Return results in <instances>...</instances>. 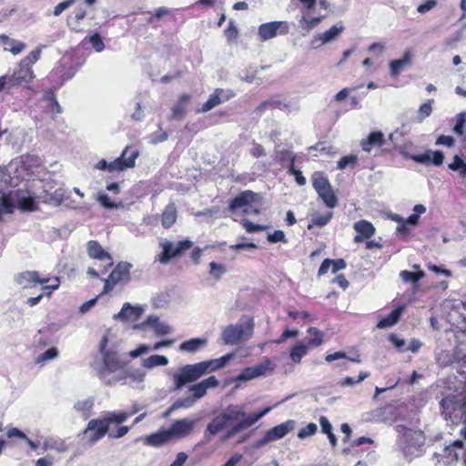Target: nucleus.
<instances>
[{
	"instance_id": "f257e3e1",
	"label": "nucleus",
	"mask_w": 466,
	"mask_h": 466,
	"mask_svg": "<svg viewBox=\"0 0 466 466\" xmlns=\"http://www.w3.org/2000/svg\"><path fill=\"white\" fill-rule=\"evenodd\" d=\"M271 410L272 407H267L261 411L246 415V409L244 405H228L208 424L205 435L215 436L226 427L229 426L232 422L238 421L227 433V437L230 438L254 425Z\"/></svg>"
},
{
	"instance_id": "f03ea898",
	"label": "nucleus",
	"mask_w": 466,
	"mask_h": 466,
	"mask_svg": "<svg viewBox=\"0 0 466 466\" xmlns=\"http://www.w3.org/2000/svg\"><path fill=\"white\" fill-rule=\"evenodd\" d=\"M99 379L106 385H115L127 378L124 363L116 352H105L103 361L94 365Z\"/></svg>"
},
{
	"instance_id": "7ed1b4c3",
	"label": "nucleus",
	"mask_w": 466,
	"mask_h": 466,
	"mask_svg": "<svg viewBox=\"0 0 466 466\" xmlns=\"http://www.w3.org/2000/svg\"><path fill=\"white\" fill-rule=\"evenodd\" d=\"M46 46L40 45L32 50L25 57L20 60L11 75H6L8 78V89L16 86L30 83L35 78L33 65L35 64L41 56L42 49Z\"/></svg>"
},
{
	"instance_id": "20e7f679",
	"label": "nucleus",
	"mask_w": 466,
	"mask_h": 466,
	"mask_svg": "<svg viewBox=\"0 0 466 466\" xmlns=\"http://www.w3.org/2000/svg\"><path fill=\"white\" fill-rule=\"evenodd\" d=\"M396 431L399 433L401 450L405 457L411 459L419 456L425 442L423 431L403 425H398Z\"/></svg>"
},
{
	"instance_id": "39448f33",
	"label": "nucleus",
	"mask_w": 466,
	"mask_h": 466,
	"mask_svg": "<svg viewBox=\"0 0 466 466\" xmlns=\"http://www.w3.org/2000/svg\"><path fill=\"white\" fill-rule=\"evenodd\" d=\"M254 329V321L248 319L238 324H230L222 331V339L227 345H237L251 338Z\"/></svg>"
},
{
	"instance_id": "423d86ee",
	"label": "nucleus",
	"mask_w": 466,
	"mask_h": 466,
	"mask_svg": "<svg viewBox=\"0 0 466 466\" xmlns=\"http://www.w3.org/2000/svg\"><path fill=\"white\" fill-rule=\"evenodd\" d=\"M15 207L22 211H34L36 203L34 198L25 194L17 195L15 198L3 195L0 197V219L3 215L12 213Z\"/></svg>"
},
{
	"instance_id": "0eeeda50",
	"label": "nucleus",
	"mask_w": 466,
	"mask_h": 466,
	"mask_svg": "<svg viewBox=\"0 0 466 466\" xmlns=\"http://www.w3.org/2000/svg\"><path fill=\"white\" fill-rule=\"evenodd\" d=\"M207 373L203 361L184 365L174 375V389L180 390L186 384L198 380Z\"/></svg>"
},
{
	"instance_id": "6e6552de",
	"label": "nucleus",
	"mask_w": 466,
	"mask_h": 466,
	"mask_svg": "<svg viewBox=\"0 0 466 466\" xmlns=\"http://www.w3.org/2000/svg\"><path fill=\"white\" fill-rule=\"evenodd\" d=\"M464 455L461 441H455L445 446L440 452L433 456L435 466H457L459 458Z\"/></svg>"
},
{
	"instance_id": "1a4fd4ad",
	"label": "nucleus",
	"mask_w": 466,
	"mask_h": 466,
	"mask_svg": "<svg viewBox=\"0 0 466 466\" xmlns=\"http://www.w3.org/2000/svg\"><path fill=\"white\" fill-rule=\"evenodd\" d=\"M312 185L319 197L328 208H333L337 206L338 199L326 176L320 172H315L312 175Z\"/></svg>"
},
{
	"instance_id": "9d476101",
	"label": "nucleus",
	"mask_w": 466,
	"mask_h": 466,
	"mask_svg": "<svg viewBox=\"0 0 466 466\" xmlns=\"http://www.w3.org/2000/svg\"><path fill=\"white\" fill-rule=\"evenodd\" d=\"M274 370V364L269 359H265V360L258 365L248 367L244 369L237 377L236 380L238 381H248L260 376H264L267 374L272 373Z\"/></svg>"
},
{
	"instance_id": "9b49d317",
	"label": "nucleus",
	"mask_w": 466,
	"mask_h": 466,
	"mask_svg": "<svg viewBox=\"0 0 466 466\" xmlns=\"http://www.w3.org/2000/svg\"><path fill=\"white\" fill-rule=\"evenodd\" d=\"M129 147H126L120 157L108 163L107 170L123 171L127 168H132L136 166V159L139 156V151L135 150L128 156Z\"/></svg>"
},
{
	"instance_id": "f8f14e48",
	"label": "nucleus",
	"mask_w": 466,
	"mask_h": 466,
	"mask_svg": "<svg viewBox=\"0 0 466 466\" xmlns=\"http://www.w3.org/2000/svg\"><path fill=\"white\" fill-rule=\"evenodd\" d=\"M15 283L22 289H33L38 284L48 283L50 279L40 278L39 272L35 270H26L19 272L14 278Z\"/></svg>"
},
{
	"instance_id": "ddd939ff",
	"label": "nucleus",
	"mask_w": 466,
	"mask_h": 466,
	"mask_svg": "<svg viewBox=\"0 0 466 466\" xmlns=\"http://www.w3.org/2000/svg\"><path fill=\"white\" fill-rule=\"evenodd\" d=\"M262 197L259 193L245 190L237 195L229 203L228 209L235 211L239 208H248L253 203L260 202Z\"/></svg>"
},
{
	"instance_id": "4468645a",
	"label": "nucleus",
	"mask_w": 466,
	"mask_h": 466,
	"mask_svg": "<svg viewBox=\"0 0 466 466\" xmlns=\"http://www.w3.org/2000/svg\"><path fill=\"white\" fill-rule=\"evenodd\" d=\"M197 420L187 418L176 420L167 429L171 439H182L191 434L196 426Z\"/></svg>"
},
{
	"instance_id": "2eb2a0df",
	"label": "nucleus",
	"mask_w": 466,
	"mask_h": 466,
	"mask_svg": "<svg viewBox=\"0 0 466 466\" xmlns=\"http://www.w3.org/2000/svg\"><path fill=\"white\" fill-rule=\"evenodd\" d=\"M289 31V25L283 21H274L262 24L258 27V35L261 40L266 41L279 35H286Z\"/></svg>"
},
{
	"instance_id": "dca6fc26",
	"label": "nucleus",
	"mask_w": 466,
	"mask_h": 466,
	"mask_svg": "<svg viewBox=\"0 0 466 466\" xmlns=\"http://www.w3.org/2000/svg\"><path fill=\"white\" fill-rule=\"evenodd\" d=\"M144 311L145 306H133L127 302L123 305L121 310L117 314H115L113 318L114 319L121 321L134 322L140 319Z\"/></svg>"
},
{
	"instance_id": "f3484780",
	"label": "nucleus",
	"mask_w": 466,
	"mask_h": 466,
	"mask_svg": "<svg viewBox=\"0 0 466 466\" xmlns=\"http://www.w3.org/2000/svg\"><path fill=\"white\" fill-rule=\"evenodd\" d=\"M233 94L230 90L218 88L212 93L207 102L203 104L202 107L198 112L205 113L208 112L217 106L227 102L232 97Z\"/></svg>"
},
{
	"instance_id": "a211bd4d",
	"label": "nucleus",
	"mask_w": 466,
	"mask_h": 466,
	"mask_svg": "<svg viewBox=\"0 0 466 466\" xmlns=\"http://www.w3.org/2000/svg\"><path fill=\"white\" fill-rule=\"evenodd\" d=\"M90 431H96V436H92L90 440H88V442L93 445L107 433L108 425L106 420L103 418L89 420L84 431V434L88 435Z\"/></svg>"
},
{
	"instance_id": "6ab92c4d",
	"label": "nucleus",
	"mask_w": 466,
	"mask_h": 466,
	"mask_svg": "<svg viewBox=\"0 0 466 466\" xmlns=\"http://www.w3.org/2000/svg\"><path fill=\"white\" fill-rule=\"evenodd\" d=\"M218 386V380L215 376H210L198 383L189 386L188 390L192 392V398L197 401L203 398L208 389L217 388Z\"/></svg>"
},
{
	"instance_id": "aec40b11",
	"label": "nucleus",
	"mask_w": 466,
	"mask_h": 466,
	"mask_svg": "<svg viewBox=\"0 0 466 466\" xmlns=\"http://www.w3.org/2000/svg\"><path fill=\"white\" fill-rule=\"evenodd\" d=\"M88 256L92 258L106 262V267L113 265V258L109 253L105 251L101 245L95 240H90L86 245Z\"/></svg>"
},
{
	"instance_id": "412c9836",
	"label": "nucleus",
	"mask_w": 466,
	"mask_h": 466,
	"mask_svg": "<svg viewBox=\"0 0 466 466\" xmlns=\"http://www.w3.org/2000/svg\"><path fill=\"white\" fill-rule=\"evenodd\" d=\"M296 422L293 420H289L281 424H279L272 429L268 430L267 439L270 441H275L285 437L289 432L292 431L295 428Z\"/></svg>"
},
{
	"instance_id": "4be33fe9",
	"label": "nucleus",
	"mask_w": 466,
	"mask_h": 466,
	"mask_svg": "<svg viewBox=\"0 0 466 466\" xmlns=\"http://www.w3.org/2000/svg\"><path fill=\"white\" fill-rule=\"evenodd\" d=\"M344 30V26L341 24L332 25L329 30L319 33L314 35L312 45L319 43V45H325L334 41Z\"/></svg>"
},
{
	"instance_id": "5701e85b",
	"label": "nucleus",
	"mask_w": 466,
	"mask_h": 466,
	"mask_svg": "<svg viewBox=\"0 0 466 466\" xmlns=\"http://www.w3.org/2000/svg\"><path fill=\"white\" fill-rule=\"evenodd\" d=\"M142 440L144 443L147 446L160 447L169 442L172 439L170 437L168 430L166 429L160 430L150 435H147L143 437Z\"/></svg>"
},
{
	"instance_id": "b1692460",
	"label": "nucleus",
	"mask_w": 466,
	"mask_h": 466,
	"mask_svg": "<svg viewBox=\"0 0 466 466\" xmlns=\"http://www.w3.org/2000/svg\"><path fill=\"white\" fill-rule=\"evenodd\" d=\"M385 144L384 134L381 131L371 132L367 138L360 141V147L364 152L370 153L375 147H382Z\"/></svg>"
},
{
	"instance_id": "393cba45",
	"label": "nucleus",
	"mask_w": 466,
	"mask_h": 466,
	"mask_svg": "<svg viewBox=\"0 0 466 466\" xmlns=\"http://www.w3.org/2000/svg\"><path fill=\"white\" fill-rule=\"evenodd\" d=\"M412 63V55L410 51H406L400 59H395L390 63V73L392 76H398L404 69L409 67Z\"/></svg>"
},
{
	"instance_id": "a878e982",
	"label": "nucleus",
	"mask_w": 466,
	"mask_h": 466,
	"mask_svg": "<svg viewBox=\"0 0 466 466\" xmlns=\"http://www.w3.org/2000/svg\"><path fill=\"white\" fill-rule=\"evenodd\" d=\"M162 247V253L158 258V261L162 264L167 263L171 258L180 254L177 242H171L167 239H163L160 242Z\"/></svg>"
},
{
	"instance_id": "bb28decb",
	"label": "nucleus",
	"mask_w": 466,
	"mask_h": 466,
	"mask_svg": "<svg viewBox=\"0 0 466 466\" xmlns=\"http://www.w3.org/2000/svg\"><path fill=\"white\" fill-rule=\"evenodd\" d=\"M208 345V339L205 338H194L182 342L178 350L186 353H196Z\"/></svg>"
},
{
	"instance_id": "cd10ccee",
	"label": "nucleus",
	"mask_w": 466,
	"mask_h": 466,
	"mask_svg": "<svg viewBox=\"0 0 466 466\" xmlns=\"http://www.w3.org/2000/svg\"><path fill=\"white\" fill-rule=\"evenodd\" d=\"M0 42L5 46V51L11 52L14 56H17L22 53L25 48L24 42L10 38L6 35H0Z\"/></svg>"
},
{
	"instance_id": "c85d7f7f",
	"label": "nucleus",
	"mask_w": 466,
	"mask_h": 466,
	"mask_svg": "<svg viewBox=\"0 0 466 466\" xmlns=\"http://www.w3.org/2000/svg\"><path fill=\"white\" fill-rule=\"evenodd\" d=\"M190 100V96L183 94L179 96L178 101L171 108L172 118L181 120L187 115V106Z\"/></svg>"
},
{
	"instance_id": "c756f323",
	"label": "nucleus",
	"mask_w": 466,
	"mask_h": 466,
	"mask_svg": "<svg viewBox=\"0 0 466 466\" xmlns=\"http://www.w3.org/2000/svg\"><path fill=\"white\" fill-rule=\"evenodd\" d=\"M441 406L447 419L448 417L451 418L452 413L461 409V402L457 400L456 396L449 395L441 400Z\"/></svg>"
},
{
	"instance_id": "7c9ffc66",
	"label": "nucleus",
	"mask_w": 466,
	"mask_h": 466,
	"mask_svg": "<svg viewBox=\"0 0 466 466\" xmlns=\"http://www.w3.org/2000/svg\"><path fill=\"white\" fill-rule=\"evenodd\" d=\"M404 310V306H400L394 310L390 312V314L383 319H381L378 324V329H387L394 326L400 319L402 312Z\"/></svg>"
},
{
	"instance_id": "2f4dec72",
	"label": "nucleus",
	"mask_w": 466,
	"mask_h": 466,
	"mask_svg": "<svg viewBox=\"0 0 466 466\" xmlns=\"http://www.w3.org/2000/svg\"><path fill=\"white\" fill-rule=\"evenodd\" d=\"M235 357L234 353H228L219 359H214L203 361L207 372H212L227 365V363Z\"/></svg>"
},
{
	"instance_id": "473e14b6",
	"label": "nucleus",
	"mask_w": 466,
	"mask_h": 466,
	"mask_svg": "<svg viewBox=\"0 0 466 466\" xmlns=\"http://www.w3.org/2000/svg\"><path fill=\"white\" fill-rule=\"evenodd\" d=\"M169 362L167 357L164 355H151L142 360L141 365L145 369L151 370L159 366H166Z\"/></svg>"
},
{
	"instance_id": "72a5a7b5",
	"label": "nucleus",
	"mask_w": 466,
	"mask_h": 466,
	"mask_svg": "<svg viewBox=\"0 0 466 466\" xmlns=\"http://www.w3.org/2000/svg\"><path fill=\"white\" fill-rule=\"evenodd\" d=\"M309 349V346H306L305 343L299 341L297 342L291 349L289 352V357L294 363H300L303 357H305Z\"/></svg>"
},
{
	"instance_id": "f704fd0d",
	"label": "nucleus",
	"mask_w": 466,
	"mask_h": 466,
	"mask_svg": "<svg viewBox=\"0 0 466 466\" xmlns=\"http://www.w3.org/2000/svg\"><path fill=\"white\" fill-rule=\"evenodd\" d=\"M48 450H54L59 453H64L67 451V447L65 442L57 438H46L43 442V451Z\"/></svg>"
},
{
	"instance_id": "c9c22d12",
	"label": "nucleus",
	"mask_w": 466,
	"mask_h": 466,
	"mask_svg": "<svg viewBox=\"0 0 466 466\" xmlns=\"http://www.w3.org/2000/svg\"><path fill=\"white\" fill-rule=\"evenodd\" d=\"M177 220V208L174 204L166 207L162 214V226L166 228H170Z\"/></svg>"
},
{
	"instance_id": "e433bc0d",
	"label": "nucleus",
	"mask_w": 466,
	"mask_h": 466,
	"mask_svg": "<svg viewBox=\"0 0 466 466\" xmlns=\"http://www.w3.org/2000/svg\"><path fill=\"white\" fill-rule=\"evenodd\" d=\"M307 332L310 336L306 344V346H309V349L319 347L323 343L324 333L321 330L311 327L308 329Z\"/></svg>"
},
{
	"instance_id": "4c0bfd02",
	"label": "nucleus",
	"mask_w": 466,
	"mask_h": 466,
	"mask_svg": "<svg viewBox=\"0 0 466 466\" xmlns=\"http://www.w3.org/2000/svg\"><path fill=\"white\" fill-rule=\"evenodd\" d=\"M354 229L363 238H369L375 233V228L367 220H360L354 224Z\"/></svg>"
},
{
	"instance_id": "58836bf2",
	"label": "nucleus",
	"mask_w": 466,
	"mask_h": 466,
	"mask_svg": "<svg viewBox=\"0 0 466 466\" xmlns=\"http://www.w3.org/2000/svg\"><path fill=\"white\" fill-rule=\"evenodd\" d=\"M332 216H333V213L331 211H329L326 214H319V213L312 214L310 223L309 224L308 228H311L312 226H318V227L326 226L332 218Z\"/></svg>"
},
{
	"instance_id": "ea45409f",
	"label": "nucleus",
	"mask_w": 466,
	"mask_h": 466,
	"mask_svg": "<svg viewBox=\"0 0 466 466\" xmlns=\"http://www.w3.org/2000/svg\"><path fill=\"white\" fill-rule=\"evenodd\" d=\"M129 417H131V413H128L127 411H112L107 412L104 419L106 420L107 425L111 423H122L125 422Z\"/></svg>"
},
{
	"instance_id": "a19ab883",
	"label": "nucleus",
	"mask_w": 466,
	"mask_h": 466,
	"mask_svg": "<svg viewBox=\"0 0 466 466\" xmlns=\"http://www.w3.org/2000/svg\"><path fill=\"white\" fill-rule=\"evenodd\" d=\"M94 406V400L91 398H86L85 400H77L74 404V409L81 412L85 418H87L89 416L90 410H92Z\"/></svg>"
},
{
	"instance_id": "79ce46f5",
	"label": "nucleus",
	"mask_w": 466,
	"mask_h": 466,
	"mask_svg": "<svg viewBox=\"0 0 466 466\" xmlns=\"http://www.w3.org/2000/svg\"><path fill=\"white\" fill-rule=\"evenodd\" d=\"M425 276V273L421 270L418 271L417 273L410 272L408 270H402L400 273V277L403 282L406 283H417L420 279H422Z\"/></svg>"
},
{
	"instance_id": "37998d69",
	"label": "nucleus",
	"mask_w": 466,
	"mask_h": 466,
	"mask_svg": "<svg viewBox=\"0 0 466 466\" xmlns=\"http://www.w3.org/2000/svg\"><path fill=\"white\" fill-rule=\"evenodd\" d=\"M209 274L216 280H219L227 271L225 265L214 261L209 263Z\"/></svg>"
},
{
	"instance_id": "c03bdc74",
	"label": "nucleus",
	"mask_w": 466,
	"mask_h": 466,
	"mask_svg": "<svg viewBox=\"0 0 466 466\" xmlns=\"http://www.w3.org/2000/svg\"><path fill=\"white\" fill-rule=\"evenodd\" d=\"M58 357V350L56 348L52 347L46 350L36 358V363H43L46 361L53 360Z\"/></svg>"
},
{
	"instance_id": "a18cd8bd",
	"label": "nucleus",
	"mask_w": 466,
	"mask_h": 466,
	"mask_svg": "<svg viewBox=\"0 0 466 466\" xmlns=\"http://www.w3.org/2000/svg\"><path fill=\"white\" fill-rule=\"evenodd\" d=\"M318 431V426L314 422L309 423L306 427L300 429L298 432L299 439H306L310 436H313Z\"/></svg>"
},
{
	"instance_id": "49530a36",
	"label": "nucleus",
	"mask_w": 466,
	"mask_h": 466,
	"mask_svg": "<svg viewBox=\"0 0 466 466\" xmlns=\"http://www.w3.org/2000/svg\"><path fill=\"white\" fill-rule=\"evenodd\" d=\"M197 401L192 398V396H188L184 399H178L173 403V409H189L195 405Z\"/></svg>"
},
{
	"instance_id": "de8ad7c7",
	"label": "nucleus",
	"mask_w": 466,
	"mask_h": 466,
	"mask_svg": "<svg viewBox=\"0 0 466 466\" xmlns=\"http://www.w3.org/2000/svg\"><path fill=\"white\" fill-rule=\"evenodd\" d=\"M358 157L355 155L344 156L338 162V167L339 169H345L348 166L354 167L357 164Z\"/></svg>"
},
{
	"instance_id": "09e8293b",
	"label": "nucleus",
	"mask_w": 466,
	"mask_h": 466,
	"mask_svg": "<svg viewBox=\"0 0 466 466\" xmlns=\"http://www.w3.org/2000/svg\"><path fill=\"white\" fill-rule=\"evenodd\" d=\"M159 323V318L157 315H149L147 318V320L140 324L134 325V329H143L147 326L154 329Z\"/></svg>"
},
{
	"instance_id": "8fccbe9b",
	"label": "nucleus",
	"mask_w": 466,
	"mask_h": 466,
	"mask_svg": "<svg viewBox=\"0 0 466 466\" xmlns=\"http://www.w3.org/2000/svg\"><path fill=\"white\" fill-rule=\"evenodd\" d=\"M369 376H370L369 372H367V371H360L359 376H358V379H355L353 377H346L341 381V386H353V385H355V384L364 380Z\"/></svg>"
},
{
	"instance_id": "3c124183",
	"label": "nucleus",
	"mask_w": 466,
	"mask_h": 466,
	"mask_svg": "<svg viewBox=\"0 0 466 466\" xmlns=\"http://www.w3.org/2000/svg\"><path fill=\"white\" fill-rule=\"evenodd\" d=\"M433 100H428L426 103L422 104L419 108V121L421 122L424 118L431 116L432 112L431 104Z\"/></svg>"
},
{
	"instance_id": "603ef678",
	"label": "nucleus",
	"mask_w": 466,
	"mask_h": 466,
	"mask_svg": "<svg viewBox=\"0 0 466 466\" xmlns=\"http://www.w3.org/2000/svg\"><path fill=\"white\" fill-rule=\"evenodd\" d=\"M322 17H314L311 19H307L306 17H302L300 20L301 27L305 30H311L316 27L320 22Z\"/></svg>"
},
{
	"instance_id": "864d4df0",
	"label": "nucleus",
	"mask_w": 466,
	"mask_h": 466,
	"mask_svg": "<svg viewBox=\"0 0 466 466\" xmlns=\"http://www.w3.org/2000/svg\"><path fill=\"white\" fill-rule=\"evenodd\" d=\"M89 42L92 44L93 48L96 52H102L105 49V45L99 34L96 33L89 37Z\"/></svg>"
},
{
	"instance_id": "5fc2aeb1",
	"label": "nucleus",
	"mask_w": 466,
	"mask_h": 466,
	"mask_svg": "<svg viewBox=\"0 0 466 466\" xmlns=\"http://www.w3.org/2000/svg\"><path fill=\"white\" fill-rule=\"evenodd\" d=\"M267 239L270 243L288 242L285 237V233L282 230H275L273 233L268 234Z\"/></svg>"
},
{
	"instance_id": "6e6d98bb",
	"label": "nucleus",
	"mask_w": 466,
	"mask_h": 466,
	"mask_svg": "<svg viewBox=\"0 0 466 466\" xmlns=\"http://www.w3.org/2000/svg\"><path fill=\"white\" fill-rule=\"evenodd\" d=\"M466 126L465 113H461L457 116V122L453 127V131L459 135H463V127Z\"/></svg>"
},
{
	"instance_id": "4d7b16f0",
	"label": "nucleus",
	"mask_w": 466,
	"mask_h": 466,
	"mask_svg": "<svg viewBox=\"0 0 466 466\" xmlns=\"http://www.w3.org/2000/svg\"><path fill=\"white\" fill-rule=\"evenodd\" d=\"M97 201L106 208H115L117 205L112 201L105 193H99L96 198Z\"/></svg>"
},
{
	"instance_id": "13d9d810",
	"label": "nucleus",
	"mask_w": 466,
	"mask_h": 466,
	"mask_svg": "<svg viewBox=\"0 0 466 466\" xmlns=\"http://www.w3.org/2000/svg\"><path fill=\"white\" fill-rule=\"evenodd\" d=\"M152 348L148 345L142 344L138 346L136 350L129 352L131 358L136 359L143 354L148 353Z\"/></svg>"
},
{
	"instance_id": "bf43d9fd",
	"label": "nucleus",
	"mask_w": 466,
	"mask_h": 466,
	"mask_svg": "<svg viewBox=\"0 0 466 466\" xmlns=\"http://www.w3.org/2000/svg\"><path fill=\"white\" fill-rule=\"evenodd\" d=\"M242 224H243L244 228H246V230L249 233L262 231L266 228V227H264V226H261L258 224H254L247 219H244L242 221Z\"/></svg>"
},
{
	"instance_id": "052dcab7",
	"label": "nucleus",
	"mask_w": 466,
	"mask_h": 466,
	"mask_svg": "<svg viewBox=\"0 0 466 466\" xmlns=\"http://www.w3.org/2000/svg\"><path fill=\"white\" fill-rule=\"evenodd\" d=\"M157 335H167L172 332L173 329L165 322L159 323L153 329Z\"/></svg>"
},
{
	"instance_id": "680f3d73",
	"label": "nucleus",
	"mask_w": 466,
	"mask_h": 466,
	"mask_svg": "<svg viewBox=\"0 0 466 466\" xmlns=\"http://www.w3.org/2000/svg\"><path fill=\"white\" fill-rule=\"evenodd\" d=\"M436 5V0H427L424 4H421L417 7V11L420 14H425L433 9Z\"/></svg>"
},
{
	"instance_id": "e2e57ef3",
	"label": "nucleus",
	"mask_w": 466,
	"mask_h": 466,
	"mask_svg": "<svg viewBox=\"0 0 466 466\" xmlns=\"http://www.w3.org/2000/svg\"><path fill=\"white\" fill-rule=\"evenodd\" d=\"M74 3V0H67L62 3H59L54 9V15L58 16L64 12L66 9L70 7Z\"/></svg>"
},
{
	"instance_id": "0e129e2a",
	"label": "nucleus",
	"mask_w": 466,
	"mask_h": 466,
	"mask_svg": "<svg viewBox=\"0 0 466 466\" xmlns=\"http://www.w3.org/2000/svg\"><path fill=\"white\" fill-rule=\"evenodd\" d=\"M319 425L321 428V431L323 433L327 434V433H330L332 431V425L327 417L321 416L319 418Z\"/></svg>"
},
{
	"instance_id": "69168bd1",
	"label": "nucleus",
	"mask_w": 466,
	"mask_h": 466,
	"mask_svg": "<svg viewBox=\"0 0 466 466\" xmlns=\"http://www.w3.org/2000/svg\"><path fill=\"white\" fill-rule=\"evenodd\" d=\"M436 145H443L451 147L454 145V139L450 136H440L436 140Z\"/></svg>"
},
{
	"instance_id": "338daca9",
	"label": "nucleus",
	"mask_w": 466,
	"mask_h": 466,
	"mask_svg": "<svg viewBox=\"0 0 466 466\" xmlns=\"http://www.w3.org/2000/svg\"><path fill=\"white\" fill-rule=\"evenodd\" d=\"M128 431H129V427L121 426L115 432H109L108 437L112 438V439H118V438H121V437L125 436L126 434H127Z\"/></svg>"
},
{
	"instance_id": "774afa93",
	"label": "nucleus",
	"mask_w": 466,
	"mask_h": 466,
	"mask_svg": "<svg viewBox=\"0 0 466 466\" xmlns=\"http://www.w3.org/2000/svg\"><path fill=\"white\" fill-rule=\"evenodd\" d=\"M431 151H427L425 152L424 154H421V155H413L411 156V159L414 160L415 162L417 163H421V164H424V163H427L431 160Z\"/></svg>"
}]
</instances>
